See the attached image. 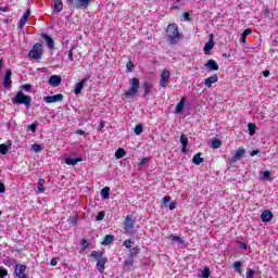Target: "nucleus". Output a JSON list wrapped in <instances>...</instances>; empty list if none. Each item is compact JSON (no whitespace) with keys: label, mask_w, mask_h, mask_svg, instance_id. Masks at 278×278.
<instances>
[{"label":"nucleus","mask_w":278,"mask_h":278,"mask_svg":"<svg viewBox=\"0 0 278 278\" xmlns=\"http://www.w3.org/2000/svg\"><path fill=\"white\" fill-rule=\"evenodd\" d=\"M165 37L169 43L177 45L184 38V35L179 33L177 24H169L166 28Z\"/></svg>","instance_id":"1"},{"label":"nucleus","mask_w":278,"mask_h":278,"mask_svg":"<svg viewBox=\"0 0 278 278\" xmlns=\"http://www.w3.org/2000/svg\"><path fill=\"white\" fill-rule=\"evenodd\" d=\"M13 105H25V108L31 106V96H25V93L20 90L16 97L12 98Z\"/></svg>","instance_id":"2"},{"label":"nucleus","mask_w":278,"mask_h":278,"mask_svg":"<svg viewBox=\"0 0 278 278\" xmlns=\"http://www.w3.org/2000/svg\"><path fill=\"white\" fill-rule=\"evenodd\" d=\"M130 88L124 93L126 99H132L138 94V90H140V79L137 77L129 79Z\"/></svg>","instance_id":"3"},{"label":"nucleus","mask_w":278,"mask_h":278,"mask_svg":"<svg viewBox=\"0 0 278 278\" xmlns=\"http://www.w3.org/2000/svg\"><path fill=\"white\" fill-rule=\"evenodd\" d=\"M45 53V50H42V43H35L31 48V50L28 52V58H31V60H42V55Z\"/></svg>","instance_id":"4"},{"label":"nucleus","mask_w":278,"mask_h":278,"mask_svg":"<svg viewBox=\"0 0 278 278\" xmlns=\"http://www.w3.org/2000/svg\"><path fill=\"white\" fill-rule=\"evenodd\" d=\"M124 230L128 236H134L136 233V219L126 216L124 222Z\"/></svg>","instance_id":"5"},{"label":"nucleus","mask_w":278,"mask_h":278,"mask_svg":"<svg viewBox=\"0 0 278 278\" xmlns=\"http://www.w3.org/2000/svg\"><path fill=\"white\" fill-rule=\"evenodd\" d=\"M168 84H170V72L168 70H164L161 74L159 85L161 88H167Z\"/></svg>","instance_id":"6"},{"label":"nucleus","mask_w":278,"mask_h":278,"mask_svg":"<svg viewBox=\"0 0 278 278\" xmlns=\"http://www.w3.org/2000/svg\"><path fill=\"white\" fill-rule=\"evenodd\" d=\"M25 270H27V265H23L21 263L15 264V276L18 278H27Z\"/></svg>","instance_id":"7"},{"label":"nucleus","mask_w":278,"mask_h":278,"mask_svg":"<svg viewBox=\"0 0 278 278\" xmlns=\"http://www.w3.org/2000/svg\"><path fill=\"white\" fill-rule=\"evenodd\" d=\"M63 100H64V94H62V93H59L55 96H46L43 98V101L46 103H60V101H63Z\"/></svg>","instance_id":"8"},{"label":"nucleus","mask_w":278,"mask_h":278,"mask_svg":"<svg viewBox=\"0 0 278 278\" xmlns=\"http://www.w3.org/2000/svg\"><path fill=\"white\" fill-rule=\"evenodd\" d=\"M91 1L93 0H75L73 8L75 10H86Z\"/></svg>","instance_id":"9"},{"label":"nucleus","mask_w":278,"mask_h":278,"mask_svg":"<svg viewBox=\"0 0 278 278\" xmlns=\"http://www.w3.org/2000/svg\"><path fill=\"white\" fill-rule=\"evenodd\" d=\"M41 38L46 41V45L50 51H53L55 49V41H53V38L45 33L41 34Z\"/></svg>","instance_id":"10"},{"label":"nucleus","mask_w":278,"mask_h":278,"mask_svg":"<svg viewBox=\"0 0 278 278\" xmlns=\"http://www.w3.org/2000/svg\"><path fill=\"white\" fill-rule=\"evenodd\" d=\"M86 84H88V77L83 78L81 81L76 84V87L74 89V93L75 94H81V90H84V86H86Z\"/></svg>","instance_id":"11"},{"label":"nucleus","mask_w":278,"mask_h":278,"mask_svg":"<svg viewBox=\"0 0 278 278\" xmlns=\"http://www.w3.org/2000/svg\"><path fill=\"white\" fill-rule=\"evenodd\" d=\"M4 88H12V70L7 71L3 80Z\"/></svg>","instance_id":"12"},{"label":"nucleus","mask_w":278,"mask_h":278,"mask_svg":"<svg viewBox=\"0 0 278 278\" xmlns=\"http://www.w3.org/2000/svg\"><path fill=\"white\" fill-rule=\"evenodd\" d=\"M216 81H218V75L213 74L212 76L204 79V86L205 88H212V84H216Z\"/></svg>","instance_id":"13"},{"label":"nucleus","mask_w":278,"mask_h":278,"mask_svg":"<svg viewBox=\"0 0 278 278\" xmlns=\"http://www.w3.org/2000/svg\"><path fill=\"white\" fill-rule=\"evenodd\" d=\"M205 66H206V71L208 73H212V71H218L220 67L218 66V64L216 63V61L214 60H208L206 63H205Z\"/></svg>","instance_id":"14"},{"label":"nucleus","mask_w":278,"mask_h":278,"mask_svg":"<svg viewBox=\"0 0 278 278\" xmlns=\"http://www.w3.org/2000/svg\"><path fill=\"white\" fill-rule=\"evenodd\" d=\"M261 220L263 223H270L273 220V212L268 210L263 211V213L261 214Z\"/></svg>","instance_id":"15"},{"label":"nucleus","mask_w":278,"mask_h":278,"mask_svg":"<svg viewBox=\"0 0 278 278\" xmlns=\"http://www.w3.org/2000/svg\"><path fill=\"white\" fill-rule=\"evenodd\" d=\"M141 88H143V97H149V94H151V90H153V84L144 81L141 85Z\"/></svg>","instance_id":"16"},{"label":"nucleus","mask_w":278,"mask_h":278,"mask_svg":"<svg viewBox=\"0 0 278 278\" xmlns=\"http://www.w3.org/2000/svg\"><path fill=\"white\" fill-rule=\"evenodd\" d=\"M48 84H50V86H60V84H62V77L52 75L50 76Z\"/></svg>","instance_id":"17"},{"label":"nucleus","mask_w":278,"mask_h":278,"mask_svg":"<svg viewBox=\"0 0 278 278\" xmlns=\"http://www.w3.org/2000/svg\"><path fill=\"white\" fill-rule=\"evenodd\" d=\"M244 153H247V150L244 148H239L236 154L232 156L231 162H238V160L244 157Z\"/></svg>","instance_id":"18"},{"label":"nucleus","mask_w":278,"mask_h":278,"mask_svg":"<svg viewBox=\"0 0 278 278\" xmlns=\"http://www.w3.org/2000/svg\"><path fill=\"white\" fill-rule=\"evenodd\" d=\"M79 162H84V159L81 157H67L65 159V164H67V166H76V164H79Z\"/></svg>","instance_id":"19"},{"label":"nucleus","mask_w":278,"mask_h":278,"mask_svg":"<svg viewBox=\"0 0 278 278\" xmlns=\"http://www.w3.org/2000/svg\"><path fill=\"white\" fill-rule=\"evenodd\" d=\"M31 15V12H29V10H27L21 21H20V29H23L25 27V25H27V18H29V16Z\"/></svg>","instance_id":"20"},{"label":"nucleus","mask_w":278,"mask_h":278,"mask_svg":"<svg viewBox=\"0 0 278 278\" xmlns=\"http://www.w3.org/2000/svg\"><path fill=\"white\" fill-rule=\"evenodd\" d=\"M105 264H108V258L102 257V258L98 260V262H97V269L100 273H103L105 270Z\"/></svg>","instance_id":"21"},{"label":"nucleus","mask_w":278,"mask_h":278,"mask_svg":"<svg viewBox=\"0 0 278 278\" xmlns=\"http://www.w3.org/2000/svg\"><path fill=\"white\" fill-rule=\"evenodd\" d=\"M180 144H181V152L186 153V149L188 148V136H186L185 134L180 135Z\"/></svg>","instance_id":"22"},{"label":"nucleus","mask_w":278,"mask_h":278,"mask_svg":"<svg viewBox=\"0 0 278 278\" xmlns=\"http://www.w3.org/2000/svg\"><path fill=\"white\" fill-rule=\"evenodd\" d=\"M62 10H64V3L62 2V0H54L53 12L58 14L62 12Z\"/></svg>","instance_id":"23"},{"label":"nucleus","mask_w":278,"mask_h":278,"mask_svg":"<svg viewBox=\"0 0 278 278\" xmlns=\"http://www.w3.org/2000/svg\"><path fill=\"white\" fill-rule=\"evenodd\" d=\"M124 268L126 270H134V258L131 256H128L125 261H124Z\"/></svg>","instance_id":"24"},{"label":"nucleus","mask_w":278,"mask_h":278,"mask_svg":"<svg viewBox=\"0 0 278 278\" xmlns=\"http://www.w3.org/2000/svg\"><path fill=\"white\" fill-rule=\"evenodd\" d=\"M201 155H203L201 152L194 154V156L192 159V163L195 164V166H199L200 164H203L204 159L201 157Z\"/></svg>","instance_id":"25"},{"label":"nucleus","mask_w":278,"mask_h":278,"mask_svg":"<svg viewBox=\"0 0 278 278\" xmlns=\"http://www.w3.org/2000/svg\"><path fill=\"white\" fill-rule=\"evenodd\" d=\"M186 108V98H181L180 102L176 105V114H181Z\"/></svg>","instance_id":"26"},{"label":"nucleus","mask_w":278,"mask_h":278,"mask_svg":"<svg viewBox=\"0 0 278 278\" xmlns=\"http://www.w3.org/2000/svg\"><path fill=\"white\" fill-rule=\"evenodd\" d=\"M212 49H214V39H211L208 42L205 43L204 46L205 55H207L210 51H212Z\"/></svg>","instance_id":"27"},{"label":"nucleus","mask_w":278,"mask_h":278,"mask_svg":"<svg viewBox=\"0 0 278 278\" xmlns=\"http://www.w3.org/2000/svg\"><path fill=\"white\" fill-rule=\"evenodd\" d=\"M125 155H127V152L123 148H118L117 151L115 152L116 160H123Z\"/></svg>","instance_id":"28"},{"label":"nucleus","mask_w":278,"mask_h":278,"mask_svg":"<svg viewBox=\"0 0 278 278\" xmlns=\"http://www.w3.org/2000/svg\"><path fill=\"white\" fill-rule=\"evenodd\" d=\"M138 253H140V247H135V248H131L129 250V254H128V257H137L138 256Z\"/></svg>","instance_id":"29"},{"label":"nucleus","mask_w":278,"mask_h":278,"mask_svg":"<svg viewBox=\"0 0 278 278\" xmlns=\"http://www.w3.org/2000/svg\"><path fill=\"white\" fill-rule=\"evenodd\" d=\"M112 242H114V236L113 235H106L104 237V240L102 241V244L104 247H108V244H112Z\"/></svg>","instance_id":"30"},{"label":"nucleus","mask_w":278,"mask_h":278,"mask_svg":"<svg viewBox=\"0 0 278 278\" xmlns=\"http://www.w3.org/2000/svg\"><path fill=\"white\" fill-rule=\"evenodd\" d=\"M91 257H93V260H103V252L101 251H92L91 252Z\"/></svg>","instance_id":"31"},{"label":"nucleus","mask_w":278,"mask_h":278,"mask_svg":"<svg viewBox=\"0 0 278 278\" xmlns=\"http://www.w3.org/2000/svg\"><path fill=\"white\" fill-rule=\"evenodd\" d=\"M101 197L102 199H110V187H104L101 190Z\"/></svg>","instance_id":"32"},{"label":"nucleus","mask_w":278,"mask_h":278,"mask_svg":"<svg viewBox=\"0 0 278 278\" xmlns=\"http://www.w3.org/2000/svg\"><path fill=\"white\" fill-rule=\"evenodd\" d=\"M212 149H220V147H223V141H220L219 139H214L212 141Z\"/></svg>","instance_id":"33"},{"label":"nucleus","mask_w":278,"mask_h":278,"mask_svg":"<svg viewBox=\"0 0 278 278\" xmlns=\"http://www.w3.org/2000/svg\"><path fill=\"white\" fill-rule=\"evenodd\" d=\"M257 126H255V124L253 123H249L248 124V129H249V134L250 136H255V129Z\"/></svg>","instance_id":"34"},{"label":"nucleus","mask_w":278,"mask_h":278,"mask_svg":"<svg viewBox=\"0 0 278 278\" xmlns=\"http://www.w3.org/2000/svg\"><path fill=\"white\" fill-rule=\"evenodd\" d=\"M3 264H4V266H14V264L16 265L17 263H16V260H14V258H5V260H3Z\"/></svg>","instance_id":"35"},{"label":"nucleus","mask_w":278,"mask_h":278,"mask_svg":"<svg viewBox=\"0 0 278 278\" xmlns=\"http://www.w3.org/2000/svg\"><path fill=\"white\" fill-rule=\"evenodd\" d=\"M263 179H265V181H273V177H270V172L265 170L263 173H261Z\"/></svg>","instance_id":"36"},{"label":"nucleus","mask_w":278,"mask_h":278,"mask_svg":"<svg viewBox=\"0 0 278 278\" xmlns=\"http://www.w3.org/2000/svg\"><path fill=\"white\" fill-rule=\"evenodd\" d=\"M37 190H38V192H45V179L38 180Z\"/></svg>","instance_id":"37"},{"label":"nucleus","mask_w":278,"mask_h":278,"mask_svg":"<svg viewBox=\"0 0 278 278\" xmlns=\"http://www.w3.org/2000/svg\"><path fill=\"white\" fill-rule=\"evenodd\" d=\"M233 268L237 273H242V263L241 262H235Z\"/></svg>","instance_id":"38"},{"label":"nucleus","mask_w":278,"mask_h":278,"mask_svg":"<svg viewBox=\"0 0 278 278\" xmlns=\"http://www.w3.org/2000/svg\"><path fill=\"white\" fill-rule=\"evenodd\" d=\"M0 154L8 155V146H5L4 143L0 144Z\"/></svg>","instance_id":"39"},{"label":"nucleus","mask_w":278,"mask_h":278,"mask_svg":"<svg viewBox=\"0 0 278 278\" xmlns=\"http://www.w3.org/2000/svg\"><path fill=\"white\" fill-rule=\"evenodd\" d=\"M134 243H135V241H132L131 239H126V240L124 241V247H125L126 249H129V251H130L131 244H134Z\"/></svg>","instance_id":"40"},{"label":"nucleus","mask_w":278,"mask_h":278,"mask_svg":"<svg viewBox=\"0 0 278 278\" xmlns=\"http://www.w3.org/2000/svg\"><path fill=\"white\" fill-rule=\"evenodd\" d=\"M33 151H35V153H40V151H42V146L35 143L31 146Z\"/></svg>","instance_id":"41"},{"label":"nucleus","mask_w":278,"mask_h":278,"mask_svg":"<svg viewBox=\"0 0 278 278\" xmlns=\"http://www.w3.org/2000/svg\"><path fill=\"white\" fill-rule=\"evenodd\" d=\"M202 278H210V267H204V269L202 270Z\"/></svg>","instance_id":"42"},{"label":"nucleus","mask_w":278,"mask_h":278,"mask_svg":"<svg viewBox=\"0 0 278 278\" xmlns=\"http://www.w3.org/2000/svg\"><path fill=\"white\" fill-rule=\"evenodd\" d=\"M135 134H136V136H140V134H142V124L136 125Z\"/></svg>","instance_id":"43"},{"label":"nucleus","mask_w":278,"mask_h":278,"mask_svg":"<svg viewBox=\"0 0 278 278\" xmlns=\"http://www.w3.org/2000/svg\"><path fill=\"white\" fill-rule=\"evenodd\" d=\"M8 277V269L5 267L0 266V278Z\"/></svg>","instance_id":"44"},{"label":"nucleus","mask_w":278,"mask_h":278,"mask_svg":"<svg viewBox=\"0 0 278 278\" xmlns=\"http://www.w3.org/2000/svg\"><path fill=\"white\" fill-rule=\"evenodd\" d=\"M75 50V47H72L68 51H67V60L70 62H73L74 59H73V51Z\"/></svg>","instance_id":"45"},{"label":"nucleus","mask_w":278,"mask_h":278,"mask_svg":"<svg viewBox=\"0 0 278 278\" xmlns=\"http://www.w3.org/2000/svg\"><path fill=\"white\" fill-rule=\"evenodd\" d=\"M253 277H255V270L249 268L245 274V278H253Z\"/></svg>","instance_id":"46"},{"label":"nucleus","mask_w":278,"mask_h":278,"mask_svg":"<svg viewBox=\"0 0 278 278\" xmlns=\"http://www.w3.org/2000/svg\"><path fill=\"white\" fill-rule=\"evenodd\" d=\"M80 244L83 247V251H86V249H88V247H90V243L86 239H83Z\"/></svg>","instance_id":"47"},{"label":"nucleus","mask_w":278,"mask_h":278,"mask_svg":"<svg viewBox=\"0 0 278 278\" xmlns=\"http://www.w3.org/2000/svg\"><path fill=\"white\" fill-rule=\"evenodd\" d=\"M105 218V212L101 211L96 216V220H103Z\"/></svg>","instance_id":"48"},{"label":"nucleus","mask_w":278,"mask_h":278,"mask_svg":"<svg viewBox=\"0 0 278 278\" xmlns=\"http://www.w3.org/2000/svg\"><path fill=\"white\" fill-rule=\"evenodd\" d=\"M37 127H38V125H36V124H30V125L28 126V129H30L31 134H36Z\"/></svg>","instance_id":"49"},{"label":"nucleus","mask_w":278,"mask_h":278,"mask_svg":"<svg viewBox=\"0 0 278 278\" xmlns=\"http://www.w3.org/2000/svg\"><path fill=\"white\" fill-rule=\"evenodd\" d=\"M172 240H174V242H178L179 244H181V242H184V240L180 239L179 236H172Z\"/></svg>","instance_id":"50"},{"label":"nucleus","mask_w":278,"mask_h":278,"mask_svg":"<svg viewBox=\"0 0 278 278\" xmlns=\"http://www.w3.org/2000/svg\"><path fill=\"white\" fill-rule=\"evenodd\" d=\"M22 89L25 90L26 92H29L31 90V85L25 84L22 86Z\"/></svg>","instance_id":"51"},{"label":"nucleus","mask_w":278,"mask_h":278,"mask_svg":"<svg viewBox=\"0 0 278 278\" xmlns=\"http://www.w3.org/2000/svg\"><path fill=\"white\" fill-rule=\"evenodd\" d=\"M127 70L129 71V73H131L132 68H134V62L129 61L127 64Z\"/></svg>","instance_id":"52"},{"label":"nucleus","mask_w":278,"mask_h":278,"mask_svg":"<svg viewBox=\"0 0 278 278\" xmlns=\"http://www.w3.org/2000/svg\"><path fill=\"white\" fill-rule=\"evenodd\" d=\"M163 203H164L165 205H168V203H170V197L165 195V197L163 198Z\"/></svg>","instance_id":"53"},{"label":"nucleus","mask_w":278,"mask_h":278,"mask_svg":"<svg viewBox=\"0 0 278 278\" xmlns=\"http://www.w3.org/2000/svg\"><path fill=\"white\" fill-rule=\"evenodd\" d=\"M250 34H253V30H251V28H247L243 33H242V35L243 36H249Z\"/></svg>","instance_id":"54"},{"label":"nucleus","mask_w":278,"mask_h":278,"mask_svg":"<svg viewBox=\"0 0 278 278\" xmlns=\"http://www.w3.org/2000/svg\"><path fill=\"white\" fill-rule=\"evenodd\" d=\"M168 207H169L170 211L175 210V207H177V202L169 203Z\"/></svg>","instance_id":"55"},{"label":"nucleus","mask_w":278,"mask_h":278,"mask_svg":"<svg viewBox=\"0 0 278 278\" xmlns=\"http://www.w3.org/2000/svg\"><path fill=\"white\" fill-rule=\"evenodd\" d=\"M3 192H5V185L0 182V194H3Z\"/></svg>","instance_id":"56"},{"label":"nucleus","mask_w":278,"mask_h":278,"mask_svg":"<svg viewBox=\"0 0 278 278\" xmlns=\"http://www.w3.org/2000/svg\"><path fill=\"white\" fill-rule=\"evenodd\" d=\"M240 42L244 45L247 42V36L241 34Z\"/></svg>","instance_id":"57"},{"label":"nucleus","mask_w":278,"mask_h":278,"mask_svg":"<svg viewBox=\"0 0 278 278\" xmlns=\"http://www.w3.org/2000/svg\"><path fill=\"white\" fill-rule=\"evenodd\" d=\"M258 153H260V150H253V151L250 153V155H251V157H255V155H258Z\"/></svg>","instance_id":"58"},{"label":"nucleus","mask_w":278,"mask_h":278,"mask_svg":"<svg viewBox=\"0 0 278 278\" xmlns=\"http://www.w3.org/2000/svg\"><path fill=\"white\" fill-rule=\"evenodd\" d=\"M273 47H278V37H275V39L271 41Z\"/></svg>","instance_id":"59"},{"label":"nucleus","mask_w":278,"mask_h":278,"mask_svg":"<svg viewBox=\"0 0 278 278\" xmlns=\"http://www.w3.org/2000/svg\"><path fill=\"white\" fill-rule=\"evenodd\" d=\"M263 76L270 77V71L268 70L263 71Z\"/></svg>","instance_id":"60"},{"label":"nucleus","mask_w":278,"mask_h":278,"mask_svg":"<svg viewBox=\"0 0 278 278\" xmlns=\"http://www.w3.org/2000/svg\"><path fill=\"white\" fill-rule=\"evenodd\" d=\"M184 18H185V21H190V13L185 12L184 13Z\"/></svg>","instance_id":"61"},{"label":"nucleus","mask_w":278,"mask_h":278,"mask_svg":"<svg viewBox=\"0 0 278 278\" xmlns=\"http://www.w3.org/2000/svg\"><path fill=\"white\" fill-rule=\"evenodd\" d=\"M50 265H51V266H58V260L52 258V260L50 261Z\"/></svg>","instance_id":"62"},{"label":"nucleus","mask_w":278,"mask_h":278,"mask_svg":"<svg viewBox=\"0 0 278 278\" xmlns=\"http://www.w3.org/2000/svg\"><path fill=\"white\" fill-rule=\"evenodd\" d=\"M66 1H67V3H68L70 8H74V5H75V0H66Z\"/></svg>","instance_id":"63"},{"label":"nucleus","mask_w":278,"mask_h":278,"mask_svg":"<svg viewBox=\"0 0 278 278\" xmlns=\"http://www.w3.org/2000/svg\"><path fill=\"white\" fill-rule=\"evenodd\" d=\"M147 162H149V159L143 157L140 162L141 166H144V164H147Z\"/></svg>","instance_id":"64"}]
</instances>
